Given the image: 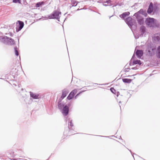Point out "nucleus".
Listing matches in <instances>:
<instances>
[{"label": "nucleus", "instance_id": "obj_13", "mask_svg": "<svg viewBox=\"0 0 160 160\" xmlns=\"http://www.w3.org/2000/svg\"><path fill=\"white\" fill-rule=\"evenodd\" d=\"M130 14V13L129 12H125L121 15H120V17L122 18H124L127 16H128Z\"/></svg>", "mask_w": 160, "mask_h": 160}, {"label": "nucleus", "instance_id": "obj_25", "mask_svg": "<svg viewBox=\"0 0 160 160\" xmlns=\"http://www.w3.org/2000/svg\"><path fill=\"white\" fill-rule=\"evenodd\" d=\"M132 69H137V68H136V67H134L132 68Z\"/></svg>", "mask_w": 160, "mask_h": 160}, {"label": "nucleus", "instance_id": "obj_26", "mask_svg": "<svg viewBox=\"0 0 160 160\" xmlns=\"http://www.w3.org/2000/svg\"><path fill=\"white\" fill-rule=\"evenodd\" d=\"M78 94H77L76 95V96H75V98H76V97H77V96H78Z\"/></svg>", "mask_w": 160, "mask_h": 160}, {"label": "nucleus", "instance_id": "obj_29", "mask_svg": "<svg viewBox=\"0 0 160 160\" xmlns=\"http://www.w3.org/2000/svg\"><path fill=\"white\" fill-rule=\"evenodd\" d=\"M103 5L104 6H107V5L106 4H103Z\"/></svg>", "mask_w": 160, "mask_h": 160}, {"label": "nucleus", "instance_id": "obj_10", "mask_svg": "<svg viewBox=\"0 0 160 160\" xmlns=\"http://www.w3.org/2000/svg\"><path fill=\"white\" fill-rule=\"evenodd\" d=\"M68 93V91L67 90L64 89L62 91V95L61 98H62V99H63L66 96Z\"/></svg>", "mask_w": 160, "mask_h": 160}, {"label": "nucleus", "instance_id": "obj_14", "mask_svg": "<svg viewBox=\"0 0 160 160\" xmlns=\"http://www.w3.org/2000/svg\"><path fill=\"white\" fill-rule=\"evenodd\" d=\"M153 38L155 39H156L158 41L160 42V33L155 34Z\"/></svg>", "mask_w": 160, "mask_h": 160}, {"label": "nucleus", "instance_id": "obj_7", "mask_svg": "<svg viewBox=\"0 0 160 160\" xmlns=\"http://www.w3.org/2000/svg\"><path fill=\"white\" fill-rule=\"evenodd\" d=\"M77 89H74L70 93L68 96V97L67 98L68 100H70L72 99L74 97L75 94L77 93Z\"/></svg>", "mask_w": 160, "mask_h": 160}, {"label": "nucleus", "instance_id": "obj_19", "mask_svg": "<svg viewBox=\"0 0 160 160\" xmlns=\"http://www.w3.org/2000/svg\"><path fill=\"white\" fill-rule=\"evenodd\" d=\"M44 3L43 2H38L36 4V7H40L42 5H43Z\"/></svg>", "mask_w": 160, "mask_h": 160}, {"label": "nucleus", "instance_id": "obj_4", "mask_svg": "<svg viewBox=\"0 0 160 160\" xmlns=\"http://www.w3.org/2000/svg\"><path fill=\"white\" fill-rule=\"evenodd\" d=\"M58 108L59 109H61L63 108L62 112L64 115L66 116L68 113V107L66 105L64 106V105L61 103H58Z\"/></svg>", "mask_w": 160, "mask_h": 160}, {"label": "nucleus", "instance_id": "obj_31", "mask_svg": "<svg viewBox=\"0 0 160 160\" xmlns=\"http://www.w3.org/2000/svg\"><path fill=\"white\" fill-rule=\"evenodd\" d=\"M148 52H150V51L149 50H148Z\"/></svg>", "mask_w": 160, "mask_h": 160}, {"label": "nucleus", "instance_id": "obj_11", "mask_svg": "<svg viewBox=\"0 0 160 160\" xmlns=\"http://www.w3.org/2000/svg\"><path fill=\"white\" fill-rule=\"evenodd\" d=\"M153 10V8L152 4V3H150L147 11V12L149 14H151Z\"/></svg>", "mask_w": 160, "mask_h": 160}, {"label": "nucleus", "instance_id": "obj_3", "mask_svg": "<svg viewBox=\"0 0 160 160\" xmlns=\"http://www.w3.org/2000/svg\"><path fill=\"white\" fill-rule=\"evenodd\" d=\"M126 22L130 28H135L136 27L137 23L135 21L132 19L131 17L127 18L126 20Z\"/></svg>", "mask_w": 160, "mask_h": 160}, {"label": "nucleus", "instance_id": "obj_17", "mask_svg": "<svg viewBox=\"0 0 160 160\" xmlns=\"http://www.w3.org/2000/svg\"><path fill=\"white\" fill-rule=\"evenodd\" d=\"M133 63L134 64H138L139 65H140L142 64L141 61L138 60H134L133 62Z\"/></svg>", "mask_w": 160, "mask_h": 160}, {"label": "nucleus", "instance_id": "obj_5", "mask_svg": "<svg viewBox=\"0 0 160 160\" xmlns=\"http://www.w3.org/2000/svg\"><path fill=\"white\" fill-rule=\"evenodd\" d=\"M61 12L58 11H55L53 12L52 14L49 16V19H56L59 21V18L61 16Z\"/></svg>", "mask_w": 160, "mask_h": 160}, {"label": "nucleus", "instance_id": "obj_16", "mask_svg": "<svg viewBox=\"0 0 160 160\" xmlns=\"http://www.w3.org/2000/svg\"><path fill=\"white\" fill-rule=\"evenodd\" d=\"M157 53L158 57L160 58V45L157 48Z\"/></svg>", "mask_w": 160, "mask_h": 160}, {"label": "nucleus", "instance_id": "obj_15", "mask_svg": "<svg viewBox=\"0 0 160 160\" xmlns=\"http://www.w3.org/2000/svg\"><path fill=\"white\" fill-rule=\"evenodd\" d=\"M30 95L31 97H32L34 99L38 98V95L35 94L33 93L32 92H30Z\"/></svg>", "mask_w": 160, "mask_h": 160}, {"label": "nucleus", "instance_id": "obj_9", "mask_svg": "<svg viewBox=\"0 0 160 160\" xmlns=\"http://www.w3.org/2000/svg\"><path fill=\"white\" fill-rule=\"evenodd\" d=\"M8 39V37L5 36H2L0 37V41L3 43H6L7 42V40Z\"/></svg>", "mask_w": 160, "mask_h": 160}, {"label": "nucleus", "instance_id": "obj_22", "mask_svg": "<svg viewBox=\"0 0 160 160\" xmlns=\"http://www.w3.org/2000/svg\"><path fill=\"white\" fill-rule=\"evenodd\" d=\"M13 2L17 3H20V0H12Z\"/></svg>", "mask_w": 160, "mask_h": 160}, {"label": "nucleus", "instance_id": "obj_2", "mask_svg": "<svg viewBox=\"0 0 160 160\" xmlns=\"http://www.w3.org/2000/svg\"><path fill=\"white\" fill-rule=\"evenodd\" d=\"M144 12L143 10L141 9L134 15V16L137 19L138 23L140 25L144 23L143 18L141 16V14H144Z\"/></svg>", "mask_w": 160, "mask_h": 160}, {"label": "nucleus", "instance_id": "obj_8", "mask_svg": "<svg viewBox=\"0 0 160 160\" xmlns=\"http://www.w3.org/2000/svg\"><path fill=\"white\" fill-rule=\"evenodd\" d=\"M136 55L138 57L140 58L143 54V52L142 50H137L136 52Z\"/></svg>", "mask_w": 160, "mask_h": 160}, {"label": "nucleus", "instance_id": "obj_12", "mask_svg": "<svg viewBox=\"0 0 160 160\" xmlns=\"http://www.w3.org/2000/svg\"><path fill=\"white\" fill-rule=\"evenodd\" d=\"M8 44L10 45H13L14 43V40L10 38H8V39L7 40V42Z\"/></svg>", "mask_w": 160, "mask_h": 160}, {"label": "nucleus", "instance_id": "obj_24", "mask_svg": "<svg viewBox=\"0 0 160 160\" xmlns=\"http://www.w3.org/2000/svg\"><path fill=\"white\" fill-rule=\"evenodd\" d=\"M111 2V1L110 0H109L106 1V2H105V3H109Z\"/></svg>", "mask_w": 160, "mask_h": 160}, {"label": "nucleus", "instance_id": "obj_21", "mask_svg": "<svg viewBox=\"0 0 160 160\" xmlns=\"http://www.w3.org/2000/svg\"><path fill=\"white\" fill-rule=\"evenodd\" d=\"M15 53L16 55L18 56V50H17V48H15Z\"/></svg>", "mask_w": 160, "mask_h": 160}, {"label": "nucleus", "instance_id": "obj_27", "mask_svg": "<svg viewBox=\"0 0 160 160\" xmlns=\"http://www.w3.org/2000/svg\"><path fill=\"white\" fill-rule=\"evenodd\" d=\"M70 125H71V126H72V124L71 122H70Z\"/></svg>", "mask_w": 160, "mask_h": 160}, {"label": "nucleus", "instance_id": "obj_30", "mask_svg": "<svg viewBox=\"0 0 160 160\" xmlns=\"http://www.w3.org/2000/svg\"><path fill=\"white\" fill-rule=\"evenodd\" d=\"M22 159L21 158H19L18 159H19V160H21V159Z\"/></svg>", "mask_w": 160, "mask_h": 160}, {"label": "nucleus", "instance_id": "obj_20", "mask_svg": "<svg viewBox=\"0 0 160 160\" xmlns=\"http://www.w3.org/2000/svg\"><path fill=\"white\" fill-rule=\"evenodd\" d=\"M72 3L73 4V6H76L77 4V3L76 1H73L72 2Z\"/></svg>", "mask_w": 160, "mask_h": 160}, {"label": "nucleus", "instance_id": "obj_1", "mask_svg": "<svg viewBox=\"0 0 160 160\" xmlns=\"http://www.w3.org/2000/svg\"><path fill=\"white\" fill-rule=\"evenodd\" d=\"M145 22L148 26L150 27H158L159 26L158 22L153 18H147L145 21Z\"/></svg>", "mask_w": 160, "mask_h": 160}, {"label": "nucleus", "instance_id": "obj_18", "mask_svg": "<svg viewBox=\"0 0 160 160\" xmlns=\"http://www.w3.org/2000/svg\"><path fill=\"white\" fill-rule=\"evenodd\" d=\"M123 82L125 83H130L132 81V79L127 78H124L122 79Z\"/></svg>", "mask_w": 160, "mask_h": 160}, {"label": "nucleus", "instance_id": "obj_23", "mask_svg": "<svg viewBox=\"0 0 160 160\" xmlns=\"http://www.w3.org/2000/svg\"><path fill=\"white\" fill-rule=\"evenodd\" d=\"M110 90L111 91L113 92V93H114V92L115 91V90L113 88H111L110 89Z\"/></svg>", "mask_w": 160, "mask_h": 160}, {"label": "nucleus", "instance_id": "obj_6", "mask_svg": "<svg viewBox=\"0 0 160 160\" xmlns=\"http://www.w3.org/2000/svg\"><path fill=\"white\" fill-rule=\"evenodd\" d=\"M18 23L16 27V31L17 32L20 31L22 28L24 26V23L23 22L18 21Z\"/></svg>", "mask_w": 160, "mask_h": 160}, {"label": "nucleus", "instance_id": "obj_32", "mask_svg": "<svg viewBox=\"0 0 160 160\" xmlns=\"http://www.w3.org/2000/svg\"><path fill=\"white\" fill-rule=\"evenodd\" d=\"M24 160H26V159H24Z\"/></svg>", "mask_w": 160, "mask_h": 160}, {"label": "nucleus", "instance_id": "obj_28", "mask_svg": "<svg viewBox=\"0 0 160 160\" xmlns=\"http://www.w3.org/2000/svg\"><path fill=\"white\" fill-rule=\"evenodd\" d=\"M12 160H18L16 159H12Z\"/></svg>", "mask_w": 160, "mask_h": 160}]
</instances>
